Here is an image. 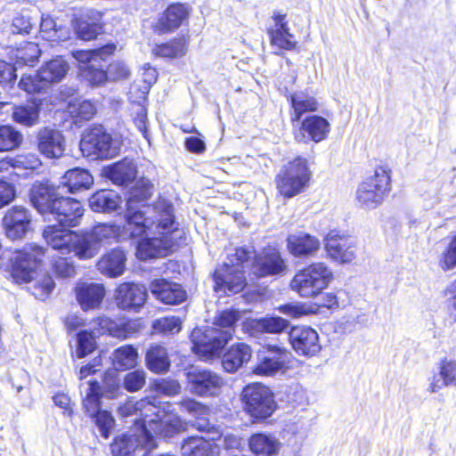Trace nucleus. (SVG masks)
Instances as JSON below:
<instances>
[{
  "label": "nucleus",
  "mask_w": 456,
  "mask_h": 456,
  "mask_svg": "<svg viewBox=\"0 0 456 456\" xmlns=\"http://www.w3.org/2000/svg\"><path fill=\"white\" fill-rule=\"evenodd\" d=\"M152 183L146 178L136 181L129 190L125 215V230L133 239H139L137 257L147 260L169 255L179 244L183 232L176 227L172 204L159 199L153 205H144L152 194Z\"/></svg>",
  "instance_id": "nucleus-1"
},
{
  "label": "nucleus",
  "mask_w": 456,
  "mask_h": 456,
  "mask_svg": "<svg viewBox=\"0 0 456 456\" xmlns=\"http://www.w3.org/2000/svg\"><path fill=\"white\" fill-rule=\"evenodd\" d=\"M118 413L122 417L140 416L134 419L133 429H138L144 425L155 435L164 438H169L186 429V422L174 412L170 403H159L156 404L154 400L148 398L134 401L130 399L118 408Z\"/></svg>",
  "instance_id": "nucleus-2"
},
{
  "label": "nucleus",
  "mask_w": 456,
  "mask_h": 456,
  "mask_svg": "<svg viewBox=\"0 0 456 456\" xmlns=\"http://www.w3.org/2000/svg\"><path fill=\"white\" fill-rule=\"evenodd\" d=\"M240 318V313L236 310H225L216 317L215 324L225 330L216 327L196 328L191 334L193 344V351L201 356L209 358L216 354L232 338L233 325Z\"/></svg>",
  "instance_id": "nucleus-3"
},
{
  "label": "nucleus",
  "mask_w": 456,
  "mask_h": 456,
  "mask_svg": "<svg viewBox=\"0 0 456 456\" xmlns=\"http://www.w3.org/2000/svg\"><path fill=\"white\" fill-rule=\"evenodd\" d=\"M249 254L244 248H236L235 252L229 256L228 262L216 270L214 273L216 291L224 294L238 293L244 289L246 279L243 273L249 259Z\"/></svg>",
  "instance_id": "nucleus-4"
},
{
  "label": "nucleus",
  "mask_w": 456,
  "mask_h": 456,
  "mask_svg": "<svg viewBox=\"0 0 456 456\" xmlns=\"http://www.w3.org/2000/svg\"><path fill=\"white\" fill-rule=\"evenodd\" d=\"M333 280V272L323 262H315L297 271L290 287L301 297L312 298L321 294Z\"/></svg>",
  "instance_id": "nucleus-5"
},
{
  "label": "nucleus",
  "mask_w": 456,
  "mask_h": 456,
  "mask_svg": "<svg viewBox=\"0 0 456 456\" xmlns=\"http://www.w3.org/2000/svg\"><path fill=\"white\" fill-rule=\"evenodd\" d=\"M390 191L389 172L383 167L375 169L374 175L362 181L355 191L360 208L371 210L381 205Z\"/></svg>",
  "instance_id": "nucleus-6"
},
{
  "label": "nucleus",
  "mask_w": 456,
  "mask_h": 456,
  "mask_svg": "<svg viewBox=\"0 0 456 456\" xmlns=\"http://www.w3.org/2000/svg\"><path fill=\"white\" fill-rule=\"evenodd\" d=\"M310 178L311 172L307 160L297 158L280 171L276 178L277 189L282 196L292 198L306 188Z\"/></svg>",
  "instance_id": "nucleus-7"
},
{
  "label": "nucleus",
  "mask_w": 456,
  "mask_h": 456,
  "mask_svg": "<svg viewBox=\"0 0 456 456\" xmlns=\"http://www.w3.org/2000/svg\"><path fill=\"white\" fill-rule=\"evenodd\" d=\"M81 393H85L83 405L88 415L94 419L102 436L108 438L115 425V419L107 411H100L101 387L97 380L89 379L80 385Z\"/></svg>",
  "instance_id": "nucleus-8"
},
{
  "label": "nucleus",
  "mask_w": 456,
  "mask_h": 456,
  "mask_svg": "<svg viewBox=\"0 0 456 456\" xmlns=\"http://www.w3.org/2000/svg\"><path fill=\"white\" fill-rule=\"evenodd\" d=\"M242 399L245 411L255 419H266L276 409L273 393L259 383L247 386L242 391Z\"/></svg>",
  "instance_id": "nucleus-9"
},
{
  "label": "nucleus",
  "mask_w": 456,
  "mask_h": 456,
  "mask_svg": "<svg viewBox=\"0 0 456 456\" xmlns=\"http://www.w3.org/2000/svg\"><path fill=\"white\" fill-rule=\"evenodd\" d=\"M80 149L86 157L111 159L118 153L119 146L102 126H95L84 134Z\"/></svg>",
  "instance_id": "nucleus-10"
},
{
  "label": "nucleus",
  "mask_w": 456,
  "mask_h": 456,
  "mask_svg": "<svg viewBox=\"0 0 456 456\" xmlns=\"http://www.w3.org/2000/svg\"><path fill=\"white\" fill-rule=\"evenodd\" d=\"M155 436L153 431L144 425L140 426L138 429H132L127 434L115 438L110 445L112 456H135V452L139 448L151 450L157 446Z\"/></svg>",
  "instance_id": "nucleus-11"
},
{
  "label": "nucleus",
  "mask_w": 456,
  "mask_h": 456,
  "mask_svg": "<svg viewBox=\"0 0 456 456\" xmlns=\"http://www.w3.org/2000/svg\"><path fill=\"white\" fill-rule=\"evenodd\" d=\"M43 237L53 250L63 255L73 253L74 256L84 260L83 254H80V251H83L81 232L53 224L45 228Z\"/></svg>",
  "instance_id": "nucleus-12"
},
{
  "label": "nucleus",
  "mask_w": 456,
  "mask_h": 456,
  "mask_svg": "<svg viewBox=\"0 0 456 456\" xmlns=\"http://www.w3.org/2000/svg\"><path fill=\"white\" fill-rule=\"evenodd\" d=\"M120 233V227L113 224L100 223L90 231L81 232L84 260L95 256L100 248L115 240Z\"/></svg>",
  "instance_id": "nucleus-13"
},
{
  "label": "nucleus",
  "mask_w": 456,
  "mask_h": 456,
  "mask_svg": "<svg viewBox=\"0 0 456 456\" xmlns=\"http://www.w3.org/2000/svg\"><path fill=\"white\" fill-rule=\"evenodd\" d=\"M291 354L284 347L268 346L266 351L257 354V362L253 372L261 376H274L284 373L290 363Z\"/></svg>",
  "instance_id": "nucleus-14"
},
{
  "label": "nucleus",
  "mask_w": 456,
  "mask_h": 456,
  "mask_svg": "<svg viewBox=\"0 0 456 456\" xmlns=\"http://www.w3.org/2000/svg\"><path fill=\"white\" fill-rule=\"evenodd\" d=\"M324 248L330 259L339 265L350 264L357 256L354 240L330 231L324 238Z\"/></svg>",
  "instance_id": "nucleus-15"
},
{
  "label": "nucleus",
  "mask_w": 456,
  "mask_h": 456,
  "mask_svg": "<svg viewBox=\"0 0 456 456\" xmlns=\"http://www.w3.org/2000/svg\"><path fill=\"white\" fill-rule=\"evenodd\" d=\"M191 393L200 396H212L219 393L223 379L216 372L205 369H191L187 372Z\"/></svg>",
  "instance_id": "nucleus-16"
},
{
  "label": "nucleus",
  "mask_w": 456,
  "mask_h": 456,
  "mask_svg": "<svg viewBox=\"0 0 456 456\" xmlns=\"http://www.w3.org/2000/svg\"><path fill=\"white\" fill-rule=\"evenodd\" d=\"M84 208L80 201L69 197H59L52 203L49 214L61 225L68 227L77 226L84 216Z\"/></svg>",
  "instance_id": "nucleus-17"
},
{
  "label": "nucleus",
  "mask_w": 456,
  "mask_h": 456,
  "mask_svg": "<svg viewBox=\"0 0 456 456\" xmlns=\"http://www.w3.org/2000/svg\"><path fill=\"white\" fill-rule=\"evenodd\" d=\"M289 340L299 355L314 356L322 349L317 331L307 326L292 327L289 332Z\"/></svg>",
  "instance_id": "nucleus-18"
},
{
  "label": "nucleus",
  "mask_w": 456,
  "mask_h": 456,
  "mask_svg": "<svg viewBox=\"0 0 456 456\" xmlns=\"http://www.w3.org/2000/svg\"><path fill=\"white\" fill-rule=\"evenodd\" d=\"M147 298V289L140 284L125 282L120 284L115 291L117 305L123 310L137 311Z\"/></svg>",
  "instance_id": "nucleus-19"
},
{
  "label": "nucleus",
  "mask_w": 456,
  "mask_h": 456,
  "mask_svg": "<svg viewBox=\"0 0 456 456\" xmlns=\"http://www.w3.org/2000/svg\"><path fill=\"white\" fill-rule=\"evenodd\" d=\"M31 216L28 209L21 206L10 208L3 218L5 234L11 240L22 238L29 230Z\"/></svg>",
  "instance_id": "nucleus-20"
},
{
  "label": "nucleus",
  "mask_w": 456,
  "mask_h": 456,
  "mask_svg": "<svg viewBox=\"0 0 456 456\" xmlns=\"http://www.w3.org/2000/svg\"><path fill=\"white\" fill-rule=\"evenodd\" d=\"M286 240L288 251L295 257L314 256L321 248L320 240L303 231L289 234Z\"/></svg>",
  "instance_id": "nucleus-21"
},
{
  "label": "nucleus",
  "mask_w": 456,
  "mask_h": 456,
  "mask_svg": "<svg viewBox=\"0 0 456 456\" xmlns=\"http://www.w3.org/2000/svg\"><path fill=\"white\" fill-rule=\"evenodd\" d=\"M37 148L48 159L61 158L65 151L62 134L54 128L43 127L37 132Z\"/></svg>",
  "instance_id": "nucleus-22"
},
{
  "label": "nucleus",
  "mask_w": 456,
  "mask_h": 456,
  "mask_svg": "<svg viewBox=\"0 0 456 456\" xmlns=\"http://www.w3.org/2000/svg\"><path fill=\"white\" fill-rule=\"evenodd\" d=\"M105 294V288L102 283L79 281L75 287L76 299L84 311L99 308Z\"/></svg>",
  "instance_id": "nucleus-23"
},
{
  "label": "nucleus",
  "mask_w": 456,
  "mask_h": 456,
  "mask_svg": "<svg viewBox=\"0 0 456 456\" xmlns=\"http://www.w3.org/2000/svg\"><path fill=\"white\" fill-rule=\"evenodd\" d=\"M150 290L156 299L167 305H179L187 298V293L180 284L166 279L153 280Z\"/></svg>",
  "instance_id": "nucleus-24"
},
{
  "label": "nucleus",
  "mask_w": 456,
  "mask_h": 456,
  "mask_svg": "<svg viewBox=\"0 0 456 456\" xmlns=\"http://www.w3.org/2000/svg\"><path fill=\"white\" fill-rule=\"evenodd\" d=\"M320 306L329 309L338 308V301L337 296L332 292H327L322 296L321 303L319 305L311 303L286 304L279 306L278 310L280 313L289 317L299 318L302 316L316 314Z\"/></svg>",
  "instance_id": "nucleus-25"
},
{
  "label": "nucleus",
  "mask_w": 456,
  "mask_h": 456,
  "mask_svg": "<svg viewBox=\"0 0 456 456\" xmlns=\"http://www.w3.org/2000/svg\"><path fill=\"white\" fill-rule=\"evenodd\" d=\"M330 132V124L323 117L311 115L302 120L300 134L296 138L301 142L313 141L320 142L324 141Z\"/></svg>",
  "instance_id": "nucleus-26"
},
{
  "label": "nucleus",
  "mask_w": 456,
  "mask_h": 456,
  "mask_svg": "<svg viewBox=\"0 0 456 456\" xmlns=\"http://www.w3.org/2000/svg\"><path fill=\"white\" fill-rule=\"evenodd\" d=\"M92 332L96 335L109 334L118 338H126L134 331L133 322H117L105 315H100L90 322Z\"/></svg>",
  "instance_id": "nucleus-27"
},
{
  "label": "nucleus",
  "mask_w": 456,
  "mask_h": 456,
  "mask_svg": "<svg viewBox=\"0 0 456 456\" xmlns=\"http://www.w3.org/2000/svg\"><path fill=\"white\" fill-rule=\"evenodd\" d=\"M286 265L280 253L274 248H269L257 256L252 265L253 273L258 276L277 275L283 273Z\"/></svg>",
  "instance_id": "nucleus-28"
},
{
  "label": "nucleus",
  "mask_w": 456,
  "mask_h": 456,
  "mask_svg": "<svg viewBox=\"0 0 456 456\" xmlns=\"http://www.w3.org/2000/svg\"><path fill=\"white\" fill-rule=\"evenodd\" d=\"M189 16V8L182 4H174L159 18L153 28L159 34H165L178 28Z\"/></svg>",
  "instance_id": "nucleus-29"
},
{
  "label": "nucleus",
  "mask_w": 456,
  "mask_h": 456,
  "mask_svg": "<svg viewBox=\"0 0 456 456\" xmlns=\"http://www.w3.org/2000/svg\"><path fill=\"white\" fill-rule=\"evenodd\" d=\"M273 25L269 29L271 43L280 49L292 50L297 45L294 35L289 33L285 14L280 12L273 16Z\"/></svg>",
  "instance_id": "nucleus-30"
},
{
  "label": "nucleus",
  "mask_w": 456,
  "mask_h": 456,
  "mask_svg": "<svg viewBox=\"0 0 456 456\" xmlns=\"http://www.w3.org/2000/svg\"><path fill=\"white\" fill-rule=\"evenodd\" d=\"M30 201L41 214L50 213L52 203L59 195L55 189L47 183L36 182L29 192Z\"/></svg>",
  "instance_id": "nucleus-31"
},
{
  "label": "nucleus",
  "mask_w": 456,
  "mask_h": 456,
  "mask_svg": "<svg viewBox=\"0 0 456 456\" xmlns=\"http://www.w3.org/2000/svg\"><path fill=\"white\" fill-rule=\"evenodd\" d=\"M104 175L113 183L127 186L134 181L137 174L134 163L127 159L104 167Z\"/></svg>",
  "instance_id": "nucleus-32"
},
{
  "label": "nucleus",
  "mask_w": 456,
  "mask_h": 456,
  "mask_svg": "<svg viewBox=\"0 0 456 456\" xmlns=\"http://www.w3.org/2000/svg\"><path fill=\"white\" fill-rule=\"evenodd\" d=\"M69 69V63L61 57L57 56L44 63L38 69V76L46 88L61 82Z\"/></svg>",
  "instance_id": "nucleus-33"
},
{
  "label": "nucleus",
  "mask_w": 456,
  "mask_h": 456,
  "mask_svg": "<svg viewBox=\"0 0 456 456\" xmlns=\"http://www.w3.org/2000/svg\"><path fill=\"white\" fill-rule=\"evenodd\" d=\"M126 260L124 251L115 248L101 257L97 268L101 273L110 278L118 277L125 272Z\"/></svg>",
  "instance_id": "nucleus-34"
},
{
  "label": "nucleus",
  "mask_w": 456,
  "mask_h": 456,
  "mask_svg": "<svg viewBox=\"0 0 456 456\" xmlns=\"http://www.w3.org/2000/svg\"><path fill=\"white\" fill-rule=\"evenodd\" d=\"M251 355L252 350L248 345L238 343L232 346L224 354L222 365L227 372L232 373L248 362Z\"/></svg>",
  "instance_id": "nucleus-35"
},
{
  "label": "nucleus",
  "mask_w": 456,
  "mask_h": 456,
  "mask_svg": "<svg viewBox=\"0 0 456 456\" xmlns=\"http://www.w3.org/2000/svg\"><path fill=\"white\" fill-rule=\"evenodd\" d=\"M289 322L283 318L271 316L266 318L251 319L246 322V327L252 334L271 333L277 334L285 330Z\"/></svg>",
  "instance_id": "nucleus-36"
},
{
  "label": "nucleus",
  "mask_w": 456,
  "mask_h": 456,
  "mask_svg": "<svg viewBox=\"0 0 456 456\" xmlns=\"http://www.w3.org/2000/svg\"><path fill=\"white\" fill-rule=\"evenodd\" d=\"M94 179L91 174L84 168H72L68 170L61 177V183L68 188L69 191L74 193L83 189H89Z\"/></svg>",
  "instance_id": "nucleus-37"
},
{
  "label": "nucleus",
  "mask_w": 456,
  "mask_h": 456,
  "mask_svg": "<svg viewBox=\"0 0 456 456\" xmlns=\"http://www.w3.org/2000/svg\"><path fill=\"white\" fill-rule=\"evenodd\" d=\"M121 198L113 191H100L90 199L91 208L95 212L111 213L120 208Z\"/></svg>",
  "instance_id": "nucleus-38"
},
{
  "label": "nucleus",
  "mask_w": 456,
  "mask_h": 456,
  "mask_svg": "<svg viewBox=\"0 0 456 456\" xmlns=\"http://www.w3.org/2000/svg\"><path fill=\"white\" fill-rule=\"evenodd\" d=\"M209 440H216V437L208 439L191 436L184 441L181 447L183 456H214L216 444L210 443Z\"/></svg>",
  "instance_id": "nucleus-39"
},
{
  "label": "nucleus",
  "mask_w": 456,
  "mask_h": 456,
  "mask_svg": "<svg viewBox=\"0 0 456 456\" xmlns=\"http://www.w3.org/2000/svg\"><path fill=\"white\" fill-rule=\"evenodd\" d=\"M40 107L36 102L15 105L12 108V120L23 126L31 127L38 124Z\"/></svg>",
  "instance_id": "nucleus-40"
},
{
  "label": "nucleus",
  "mask_w": 456,
  "mask_h": 456,
  "mask_svg": "<svg viewBox=\"0 0 456 456\" xmlns=\"http://www.w3.org/2000/svg\"><path fill=\"white\" fill-rule=\"evenodd\" d=\"M145 361L147 368L157 374L167 371L170 367V360L167 349L160 345L150 346L146 353Z\"/></svg>",
  "instance_id": "nucleus-41"
},
{
  "label": "nucleus",
  "mask_w": 456,
  "mask_h": 456,
  "mask_svg": "<svg viewBox=\"0 0 456 456\" xmlns=\"http://www.w3.org/2000/svg\"><path fill=\"white\" fill-rule=\"evenodd\" d=\"M251 451L259 456H273L278 453L281 443L273 436L255 434L248 442Z\"/></svg>",
  "instance_id": "nucleus-42"
},
{
  "label": "nucleus",
  "mask_w": 456,
  "mask_h": 456,
  "mask_svg": "<svg viewBox=\"0 0 456 456\" xmlns=\"http://www.w3.org/2000/svg\"><path fill=\"white\" fill-rule=\"evenodd\" d=\"M290 103L293 109L292 121H298L306 112H314L319 109L317 100L305 92H297L290 96Z\"/></svg>",
  "instance_id": "nucleus-43"
},
{
  "label": "nucleus",
  "mask_w": 456,
  "mask_h": 456,
  "mask_svg": "<svg viewBox=\"0 0 456 456\" xmlns=\"http://www.w3.org/2000/svg\"><path fill=\"white\" fill-rule=\"evenodd\" d=\"M111 360L116 370H130L138 363V351L132 345H125L113 351Z\"/></svg>",
  "instance_id": "nucleus-44"
},
{
  "label": "nucleus",
  "mask_w": 456,
  "mask_h": 456,
  "mask_svg": "<svg viewBox=\"0 0 456 456\" xmlns=\"http://www.w3.org/2000/svg\"><path fill=\"white\" fill-rule=\"evenodd\" d=\"M39 32L43 39L51 42L67 41L70 35V31L68 28H57L55 20L49 15L45 14L41 17Z\"/></svg>",
  "instance_id": "nucleus-45"
},
{
  "label": "nucleus",
  "mask_w": 456,
  "mask_h": 456,
  "mask_svg": "<svg viewBox=\"0 0 456 456\" xmlns=\"http://www.w3.org/2000/svg\"><path fill=\"white\" fill-rule=\"evenodd\" d=\"M116 45L114 44H108L101 48L90 51H74L72 56L79 62L86 66L95 64L99 61H103L107 56L114 53Z\"/></svg>",
  "instance_id": "nucleus-46"
},
{
  "label": "nucleus",
  "mask_w": 456,
  "mask_h": 456,
  "mask_svg": "<svg viewBox=\"0 0 456 456\" xmlns=\"http://www.w3.org/2000/svg\"><path fill=\"white\" fill-rule=\"evenodd\" d=\"M187 44L183 37L175 38L168 43L156 45L152 53L161 58H178L185 54Z\"/></svg>",
  "instance_id": "nucleus-47"
},
{
  "label": "nucleus",
  "mask_w": 456,
  "mask_h": 456,
  "mask_svg": "<svg viewBox=\"0 0 456 456\" xmlns=\"http://www.w3.org/2000/svg\"><path fill=\"white\" fill-rule=\"evenodd\" d=\"M67 111L76 121L90 120L96 113L94 102L88 100L75 99L69 102Z\"/></svg>",
  "instance_id": "nucleus-48"
},
{
  "label": "nucleus",
  "mask_w": 456,
  "mask_h": 456,
  "mask_svg": "<svg viewBox=\"0 0 456 456\" xmlns=\"http://www.w3.org/2000/svg\"><path fill=\"white\" fill-rule=\"evenodd\" d=\"M23 142V134L10 125L0 126V151L18 149Z\"/></svg>",
  "instance_id": "nucleus-49"
},
{
  "label": "nucleus",
  "mask_w": 456,
  "mask_h": 456,
  "mask_svg": "<svg viewBox=\"0 0 456 456\" xmlns=\"http://www.w3.org/2000/svg\"><path fill=\"white\" fill-rule=\"evenodd\" d=\"M181 407L183 411L197 418V422L193 424L198 429L204 430L208 427V421L205 416L208 413V409L202 403L192 400L186 399L181 402Z\"/></svg>",
  "instance_id": "nucleus-50"
},
{
  "label": "nucleus",
  "mask_w": 456,
  "mask_h": 456,
  "mask_svg": "<svg viewBox=\"0 0 456 456\" xmlns=\"http://www.w3.org/2000/svg\"><path fill=\"white\" fill-rule=\"evenodd\" d=\"M41 53L38 45L33 42H25L12 53V58L16 60L15 66L28 65L37 60Z\"/></svg>",
  "instance_id": "nucleus-51"
},
{
  "label": "nucleus",
  "mask_w": 456,
  "mask_h": 456,
  "mask_svg": "<svg viewBox=\"0 0 456 456\" xmlns=\"http://www.w3.org/2000/svg\"><path fill=\"white\" fill-rule=\"evenodd\" d=\"M74 28L78 38L88 41L95 38L102 27L96 21L89 22L84 18H79L75 20Z\"/></svg>",
  "instance_id": "nucleus-52"
},
{
  "label": "nucleus",
  "mask_w": 456,
  "mask_h": 456,
  "mask_svg": "<svg viewBox=\"0 0 456 456\" xmlns=\"http://www.w3.org/2000/svg\"><path fill=\"white\" fill-rule=\"evenodd\" d=\"M95 337L92 331L81 330L77 335L76 356L83 358L91 354L96 346Z\"/></svg>",
  "instance_id": "nucleus-53"
},
{
  "label": "nucleus",
  "mask_w": 456,
  "mask_h": 456,
  "mask_svg": "<svg viewBox=\"0 0 456 456\" xmlns=\"http://www.w3.org/2000/svg\"><path fill=\"white\" fill-rule=\"evenodd\" d=\"M82 75L92 86H100L109 80L107 71L97 67V63L81 68Z\"/></svg>",
  "instance_id": "nucleus-54"
},
{
  "label": "nucleus",
  "mask_w": 456,
  "mask_h": 456,
  "mask_svg": "<svg viewBox=\"0 0 456 456\" xmlns=\"http://www.w3.org/2000/svg\"><path fill=\"white\" fill-rule=\"evenodd\" d=\"M438 265L444 271L456 267V234L451 237L446 248L439 257Z\"/></svg>",
  "instance_id": "nucleus-55"
},
{
  "label": "nucleus",
  "mask_w": 456,
  "mask_h": 456,
  "mask_svg": "<svg viewBox=\"0 0 456 456\" xmlns=\"http://www.w3.org/2000/svg\"><path fill=\"white\" fill-rule=\"evenodd\" d=\"M145 382L146 372L143 370H135L124 377L123 386L129 392H136L144 387Z\"/></svg>",
  "instance_id": "nucleus-56"
},
{
  "label": "nucleus",
  "mask_w": 456,
  "mask_h": 456,
  "mask_svg": "<svg viewBox=\"0 0 456 456\" xmlns=\"http://www.w3.org/2000/svg\"><path fill=\"white\" fill-rule=\"evenodd\" d=\"M152 327L155 332L174 334L180 331L181 321L179 318L175 316L164 317L156 320L153 322Z\"/></svg>",
  "instance_id": "nucleus-57"
},
{
  "label": "nucleus",
  "mask_w": 456,
  "mask_h": 456,
  "mask_svg": "<svg viewBox=\"0 0 456 456\" xmlns=\"http://www.w3.org/2000/svg\"><path fill=\"white\" fill-rule=\"evenodd\" d=\"M439 375L446 386L456 387V361L442 360L439 363Z\"/></svg>",
  "instance_id": "nucleus-58"
},
{
  "label": "nucleus",
  "mask_w": 456,
  "mask_h": 456,
  "mask_svg": "<svg viewBox=\"0 0 456 456\" xmlns=\"http://www.w3.org/2000/svg\"><path fill=\"white\" fill-rule=\"evenodd\" d=\"M153 389L160 395L173 396L180 393L181 386L176 380L159 379L154 381Z\"/></svg>",
  "instance_id": "nucleus-59"
},
{
  "label": "nucleus",
  "mask_w": 456,
  "mask_h": 456,
  "mask_svg": "<svg viewBox=\"0 0 456 456\" xmlns=\"http://www.w3.org/2000/svg\"><path fill=\"white\" fill-rule=\"evenodd\" d=\"M130 69L121 61L111 62L107 70L110 81L124 80L129 77Z\"/></svg>",
  "instance_id": "nucleus-60"
},
{
  "label": "nucleus",
  "mask_w": 456,
  "mask_h": 456,
  "mask_svg": "<svg viewBox=\"0 0 456 456\" xmlns=\"http://www.w3.org/2000/svg\"><path fill=\"white\" fill-rule=\"evenodd\" d=\"M19 86L20 89L28 92V94L37 93L46 89L45 85L43 84L42 79H40L38 76V72L35 76H22L19 83Z\"/></svg>",
  "instance_id": "nucleus-61"
},
{
  "label": "nucleus",
  "mask_w": 456,
  "mask_h": 456,
  "mask_svg": "<svg viewBox=\"0 0 456 456\" xmlns=\"http://www.w3.org/2000/svg\"><path fill=\"white\" fill-rule=\"evenodd\" d=\"M34 24L31 16L28 12L18 13L12 20V32L28 34Z\"/></svg>",
  "instance_id": "nucleus-62"
},
{
  "label": "nucleus",
  "mask_w": 456,
  "mask_h": 456,
  "mask_svg": "<svg viewBox=\"0 0 456 456\" xmlns=\"http://www.w3.org/2000/svg\"><path fill=\"white\" fill-rule=\"evenodd\" d=\"M54 288V281L50 275H44L34 286L33 294L40 300L45 299Z\"/></svg>",
  "instance_id": "nucleus-63"
},
{
  "label": "nucleus",
  "mask_w": 456,
  "mask_h": 456,
  "mask_svg": "<svg viewBox=\"0 0 456 456\" xmlns=\"http://www.w3.org/2000/svg\"><path fill=\"white\" fill-rule=\"evenodd\" d=\"M54 273L61 278H69L75 275L76 268L73 263L67 258L60 257L53 263Z\"/></svg>",
  "instance_id": "nucleus-64"
}]
</instances>
